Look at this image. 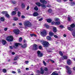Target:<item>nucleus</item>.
Segmentation results:
<instances>
[{"label": "nucleus", "instance_id": "1", "mask_svg": "<svg viewBox=\"0 0 75 75\" xmlns=\"http://www.w3.org/2000/svg\"><path fill=\"white\" fill-rule=\"evenodd\" d=\"M25 28H27V27H31L32 23L28 21H26L24 22L23 24Z\"/></svg>", "mask_w": 75, "mask_h": 75}, {"label": "nucleus", "instance_id": "2", "mask_svg": "<svg viewBox=\"0 0 75 75\" xmlns=\"http://www.w3.org/2000/svg\"><path fill=\"white\" fill-rule=\"evenodd\" d=\"M14 40V38L12 36L10 35L6 37V40L8 42H12Z\"/></svg>", "mask_w": 75, "mask_h": 75}, {"label": "nucleus", "instance_id": "3", "mask_svg": "<svg viewBox=\"0 0 75 75\" xmlns=\"http://www.w3.org/2000/svg\"><path fill=\"white\" fill-rule=\"evenodd\" d=\"M44 48H47L49 47V45L50 44L48 42H47L45 41H43L42 42V44Z\"/></svg>", "mask_w": 75, "mask_h": 75}, {"label": "nucleus", "instance_id": "4", "mask_svg": "<svg viewBox=\"0 0 75 75\" xmlns=\"http://www.w3.org/2000/svg\"><path fill=\"white\" fill-rule=\"evenodd\" d=\"M70 27H68L67 28V29L68 30H69V31H73V28H75V23H73L72 24L70 25Z\"/></svg>", "mask_w": 75, "mask_h": 75}, {"label": "nucleus", "instance_id": "5", "mask_svg": "<svg viewBox=\"0 0 75 75\" xmlns=\"http://www.w3.org/2000/svg\"><path fill=\"white\" fill-rule=\"evenodd\" d=\"M66 70L67 71V73L69 74H71L72 71L71 70V68L67 66L65 67Z\"/></svg>", "mask_w": 75, "mask_h": 75}, {"label": "nucleus", "instance_id": "6", "mask_svg": "<svg viewBox=\"0 0 75 75\" xmlns=\"http://www.w3.org/2000/svg\"><path fill=\"white\" fill-rule=\"evenodd\" d=\"M40 34L41 35H42V36L43 37H45V36L47 35V31L45 30H43L42 31L40 32Z\"/></svg>", "mask_w": 75, "mask_h": 75}, {"label": "nucleus", "instance_id": "7", "mask_svg": "<svg viewBox=\"0 0 75 75\" xmlns=\"http://www.w3.org/2000/svg\"><path fill=\"white\" fill-rule=\"evenodd\" d=\"M37 54L38 57H42L43 56V54L40 51H37Z\"/></svg>", "mask_w": 75, "mask_h": 75}, {"label": "nucleus", "instance_id": "8", "mask_svg": "<svg viewBox=\"0 0 75 75\" xmlns=\"http://www.w3.org/2000/svg\"><path fill=\"white\" fill-rule=\"evenodd\" d=\"M13 33L16 35H18L20 33V30L18 29H15L13 30Z\"/></svg>", "mask_w": 75, "mask_h": 75}, {"label": "nucleus", "instance_id": "9", "mask_svg": "<svg viewBox=\"0 0 75 75\" xmlns=\"http://www.w3.org/2000/svg\"><path fill=\"white\" fill-rule=\"evenodd\" d=\"M38 46L36 44H35L33 45V50L34 51H36V50H38V48L37 47Z\"/></svg>", "mask_w": 75, "mask_h": 75}, {"label": "nucleus", "instance_id": "10", "mask_svg": "<svg viewBox=\"0 0 75 75\" xmlns=\"http://www.w3.org/2000/svg\"><path fill=\"white\" fill-rule=\"evenodd\" d=\"M40 2L43 4H46L47 3V2L45 0H40Z\"/></svg>", "mask_w": 75, "mask_h": 75}, {"label": "nucleus", "instance_id": "11", "mask_svg": "<svg viewBox=\"0 0 75 75\" xmlns=\"http://www.w3.org/2000/svg\"><path fill=\"white\" fill-rule=\"evenodd\" d=\"M21 45V44L20 43H16L15 44V45L13 46V47H15V46L16 47V48H15L17 49V47H18V45Z\"/></svg>", "mask_w": 75, "mask_h": 75}, {"label": "nucleus", "instance_id": "12", "mask_svg": "<svg viewBox=\"0 0 75 75\" xmlns=\"http://www.w3.org/2000/svg\"><path fill=\"white\" fill-rule=\"evenodd\" d=\"M41 6L42 8H43V9H45L47 8V6L45 4H41Z\"/></svg>", "mask_w": 75, "mask_h": 75}, {"label": "nucleus", "instance_id": "13", "mask_svg": "<svg viewBox=\"0 0 75 75\" xmlns=\"http://www.w3.org/2000/svg\"><path fill=\"white\" fill-rule=\"evenodd\" d=\"M62 60L67 59H68V56L65 55L63 56V57H62Z\"/></svg>", "mask_w": 75, "mask_h": 75}, {"label": "nucleus", "instance_id": "14", "mask_svg": "<svg viewBox=\"0 0 75 75\" xmlns=\"http://www.w3.org/2000/svg\"><path fill=\"white\" fill-rule=\"evenodd\" d=\"M21 47L23 48H25L27 47V44H25L23 45H22L21 44Z\"/></svg>", "mask_w": 75, "mask_h": 75}, {"label": "nucleus", "instance_id": "15", "mask_svg": "<svg viewBox=\"0 0 75 75\" xmlns=\"http://www.w3.org/2000/svg\"><path fill=\"white\" fill-rule=\"evenodd\" d=\"M49 36H50V37H52V36H53L54 35V33L53 32H50L49 33Z\"/></svg>", "mask_w": 75, "mask_h": 75}, {"label": "nucleus", "instance_id": "16", "mask_svg": "<svg viewBox=\"0 0 75 75\" xmlns=\"http://www.w3.org/2000/svg\"><path fill=\"white\" fill-rule=\"evenodd\" d=\"M53 30L54 33H57L58 30L57 29V28L55 27H54L53 28Z\"/></svg>", "mask_w": 75, "mask_h": 75}, {"label": "nucleus", "instance_id": "17", "mask_svg": "<svg viewBox=\"0 0 75 75\" xmlns=\"http://www.w3.org/2000/svg\"><path fill=\"white\" fill-rule=\"evenodd\" d=\"M67 64L69 65H70L71 64V61L70 59H68L67 61Z\"/></svg>", "mask_w": 75, "mask_h": 75}, {"label": "nucleus", "instance_id": "18", "mask_svg": "<svg viewBox=\"0 0 75 75\" xmlns=\"http://www.w3.org/2000/svg\"><path fill=\"white\" fill-rule=\"evenodd\" d=\"M1 42L2 44L4 45H5L6 42V41L5 40H4V39L2 40Z\"/></svg>", "mask_w": 75, "mask_h": 75}, {"label": "nucleus", "instance_id": "19", "mask_svg": "<svg viewBox=\"0 0 75 75\" xmlns=\"http://www.w3.org/2000/svg\"><path fill=\"white\" fill-rule=\"evenodd\" d=\"M21 6V7L22 8H24L25 7V5L24 3H22Z\"/></svg>", "mask_w": 75, "mask_h": 75}, {"label": "nucleus", "instance_id": "20", "mask_svg": "<svg viewBox=\"0 0 75 75\" xmlns=\"http://www.w3.org/2000/svg\"><path fill=\"white\" fill-rule=\"evenodd\" d=\"M46 21H47V23H51L52 22V20L50 18L46 19Z\"/></svg>", "mask_w": 75, "mask_h": 75}, {"label": "nucleus", "instance_id": "21", "mask_svg": "<svg viewBox=\"0 0 75 75\" xmlns=\"http://www.w3.org/2000/svg\"><path fill=\"white\" fill-rule=\"evenodd\" d=\"M52 75H59V74L57 72V71H54L52 73Z\"/></svg>", "mask_w": 75, "mask_h": 75}, {"label": "nucleus", "instance_id": "22", "mask_svg": "<svg viewBox=\"0 0 75 75\" xmlns=\"http://www.w3.org/2000/svg\"><path fill=\"white\" fill-rule=\"evenodd\" d=\"M5 16L8 18H10V15L8 14V13L6 14H5Z\"/></svg>", "mask_w": 75, "mask_h": 75}, {"label": "nucleus", "instance_id": "23", "mask_svg": "<svg viewBox=\"0 0 75 75\" xmlns=\"http://www.w3.org/2000/svg\"><path fill=\"white\" fill-rule=\"evenodd\" d=\"M12 16H14L16 14V11H13L11 13Z\"/></svg>", "mask_w": 75, "mask_h": 75}, {"label": "nucleus", "instance_id": "24", "mask_svg": "<svg viewBox=\"0 0 75 75\" xmlns=\"http://www.w3.org/2000/svg\"><path fill=\"white\" fill-rule=\"evenodd\" d=\"M33 16L34 17H37L38 16V13L37 12H35L33 14Z\"/></svg>", "mask_w": 75, "mask_h": 75}, {"label": "nucleus", "instance_id": "25", "mask_svg": "<svg viewBox=\"0 0 75 75\" xmlns=\"http://www.w3.org/2000/svg\"><path fill=\"white\" fill-rule=\"evenodd\" d=\"M11 3L13 4H16L17 3V2L15 1L11 0Z\"/></svg>", "mask_w": 75, "mask_h": 75}, {"label": "nucleus", "instance_id": "26", "mask_svg": "<svg viewBox=\"0 0 75 75\" xmlns=\"http://www.w3.org/2000/svg\"><path fill=\"white\" fill-rule=\"evenodd\" d=\"M47 39L48 40H49V41H51V37L49 36H48L47 37Z\"/></svg>", "mask_w": 75, "mask_h": 75}, {"label": "nucleus", "instance_id": "27", "mask_svg": "<svg viewBox=\"0 0 75 75\" xmlns=\"http://www.w3.org/2000/svg\"><path fill=\"white\" fill-rule=\"evenodd\" d=\"M59 54L61 57H62V56H63V55H64V54L62 53V52L61 51H59Z\"/></svg>", "mask_w": 75, "mask_h": 75}, {"label": "nucleus", "instance_id": "28", "mask_svg": "<svg viewBox=\"0 0 75 75\" xmlns=\"http://www.w3.org/2000/svg\"><path fill=\"white\" fill-rule=\"evenodd\" d=\"M0 20L1 21H4L5 20V19L4 17H1L0 18Z\"/></svg>", "mask_w": 75, "mask_h": 75}, {"label": "nucleus", "instance_id": "29", "mask_svg": "<svg viewBox=\"0 0 75 75\" xmlns=\"http://www.w3.org/2000/svg\"><path fill=\"white\" fill-rule=\"evenodd\" d=\"M45 26L46 28H50V26L47 24H45Z\"/></svg>", "mask_w": 75, "mask_h": 75}, {"label": "nucleus", "instance_id": "30", "mask_svg": "<svg viewBox=\"0 0 75 75\" xmlns=\"http://www.w3.org/2000/svg\"><path fill=\"white\" fill-rule=\"evenodd\" d=\"M61 24V22L60 21L56 22L55 23V25H59Z\"/></svg>", "mask_w": 75, "mask_h": 75}, {"label": "nucleus", "instance_id": "31", "mask_svg": "<svg viewBox=\"0 0 75 75\" xmlns=\"http://www.w3.org/2000/svg\"><path fill=\"white\" fill-rule=\"evenodd\" d=\"M18 16L20 17L21 16V13L20 11H19L18 12Z\"/></svg>", "mask_w": 75, "mask_h": 75}, {"label": "nucleus", "instance_id": "32", "mask_svg": "<svg viewBox=\"0 0 75 75\" xmlns=\"http://www.w3.org/2000/svg\"><path fill=\"white\" fill-rule=\"evenodd\" d=\"M18 59V56H16L13 59V61H16V60H17Z\"/></svg>", "mask_w": 75, "mask_h": 75}, {"label": "nucleus", "instance_id": "33", "mask_svg": "<svg viewBox=\"0 0 75 75\" xmlns=\"http://www.w3.org/2000/svg\"><path fill=\"white\" fill-rule=\"evenodd\" d=\"M13 20L14 21H17L18 20V18L16 17H14L13 18Z\"/></svg>", "mask_w": 75, "mask_h": 75}, {"label": "nucleus", "instance_id": "34", "mask_svg": "<svg viewBox=\"0 0 75 75\" xmlns=\"http://www.w3.org/2000/svg\"><path fill=\"white\" fill-rule=\"evenodd\" d=\"M7 13V11H3L1 12V13L3 14H6Z\"/></svg>", "mask_w": 75, "mask_h": 75}, {"label": "nucleus", "instance_id": "35", "mask_svg": "<svg viewBox=\"0 0 75 75\" xmlns=\"http://www.w3.org/2000/svg\"><path fill=\"white\" fill-rule=\"evenodd\" d=\"M36 4L37 5V6H38L39 7H40V6H41V4L40 2H37L36 3Z\"/></svg>", "mask_w": 75, "mask_h": 75}, {"label": "nucleus", "instance_id": "36", "mask_svg": "<svg viewBox=\"0 0 75 75\" xmlns=\"http://www.w3.org/2000/svg\"><path fill=\"white\" fill-rule=\"evenodd\" d=\"M2 71L4 73H6V72H7V70L6 69H3L2 70Z\"/></svg>", "mask_w": 75, "mask_h": 75}, {"label": "nucleus", "instance_id": "37", "mask_svg": "<svg viewBox=\"0 0 75 75\" xmlns=\"http://www.w3.org/2000/svg\"><path fill=\"white\" fill-rule=\"evenodd\" d=\"M34 9L36 11H37L38 10V8L37 6H35V7L34 8Z\"/></svg>", "mask_w": 75, "mask_h": 75}, {"label": "nucleus", "instance_id": "38", "mask_svg": "<svg viewBox=\"0 0 75 75\" xmlns=\"http://www.w3.org/2000/svg\"><path fill=\"white\" fill-rule=\"evenodd\" d=\"M52 10H51V8H50L48 10V12H49V13H52Z\"/></svg>", "mask_w": 75, "mask_h": 75}, {"label": "nucleus", "instance_id": "39", "mask_svg": "<svg viewBox=\"0 0 75 75\" xmlns=\"http://www.w3.org/2000/svg\"><path fill=\"white\" fill-rule=\"evenodd\" d=\"M59 27H60V28H65V27H64V26L62 25H60Z\"/></svg>", "mask_w": 75, "mask_h": 75}, {"label": "nucleus", "instance_id": "40", "mask_svg": "<svg viewBox=\"0 0 75 75\" xmlns=\"http://www.w3.org/2000/svg\"><path fill=\"white\" fill-rule=\"evenodd\" d=\"M44 74V70H40V74Z\"/></svg>", "mask_w": 75, "mask_h": 75}, {"label": "nucleus", "instance_id": "41", "mask_svg": "<svg viewBox=\"0 0 75 75\" xmlns=\"http://www.w3.org/2000/svg\"><path fill=\"white\" fill-rule=\"evenodd\" d=\"M17 71L18 74H21V70L20 69H18Z\"/></svg>", "mask_w": 75, "mask_h": 75}, {"label": "nucleus", "instance_id": "42", "mask_svg": "<svg viewBox=\"0 0 75 75\" xmlns=\"http://www.w3.org/2000/svg\"><path fill=\"white\" fill-rule=\"evenodd\" d=\"M23 40V38L21 37H20L19 38V42H21L22 41V40Z\"/></svg>", "mask_w": 75, "mask_h": 75}, {"label": "nucleus", "instance_id": "43", "mask_svg": "<svg viewBox=\"0 0 75 75\" xmlns=\"http://www.w3.org/2000/svg\"><path fill=\"white\" fill-rule=\"evenodd\" d=\"M52 25H55V22L52 21L51 23Z\"/></svg>", "mask_w": 75, "mask_h": 75}, {"label": "nucleus", "instance_id": "44", "mask_svg": "<svg viewBox=\"0 0 75 75\" xmlns=\"http://www.w3.org/2000/svg\"><path fill=\"white\" fill-rule=\"evenodd\" d=\"M44 70L45 71H48V68H47V67H46L45 68Z\"/></svg>", "mask_w": 75, "mask_h": 75}, {"label": "nucleus", "instance_id": "45", "mask_svg": "<svg viewBox=\"0 0 75 75\" xmlns=\"http://www.w3.org/2000/svg\"><path fill=\"white\" fill-rule=\"evenodd\" d=\"M14 10H15V11H16V12L17 11H18V8H15Z\"/></svg>", "mask_w": 75, "mask_h": 75}, {"label": "nucleus", "instance_id": "46", "mask_svg": "<svg viewBox=\"0 0 75 75\" xmlns=\"http://www.w3.org/2000/svg\"><path fill=\"white\" fill-rule=\"evenodd\" d=\"M55 21H59V18H56L54 19Z\"/></svg>", "mask_w": 75, "mask_h": 75}, {"label": "nucleus", "instance_id": "47", "mask_svg": "<svg viewBox=\"0 0 75 75\" xmlns=\"http://www.w3.org/2000/svg\"><path fill=\"white\" fill-rule=\"evenodd\" d=\"M54 38H58V36L56 35H54Z\"/></svg>", "mask_w": 75, "mask_h": 75}, {"label": "nucleus", "instance_id": "48", "mask_svg": "<svg viewBox=\"0 0 75 75\" xmlns=\"http://www.w3.org/2000/svg\"><path fill=\"white\" fill-rule=\"evenodd\" d=\"M43 62L45 66H46L47 65V64H46V63L45 62V61H43Z\"/></svg>", "mask_w": 75, "mask_h": 75}, {"label": "nucleus", "instance_id": "49", "mask_svg": "<svg viewBox=\"0 0 75 75\" xmlns=\"http://www.w3.org/2000/svg\"><path fill=\"white\" fill-rule=\"evenodd\" d=\"M67 20L69 21H71V18H70L69 17H68L67 18Z\"/></svg>", "mask_w": 75, "mask_h": 75}, {"label": "nucleus", "instance_id": "50", "mask_svg": "<svg viewBox=\"0 0 75 75\" xmlns=\"http://www.w3.org/2000/svg\"><path fill=\"white\" fill-rule=\"evenodd\" d=\"M39 50H41V49H42V46H39Z\"/></svg>", "mask_w": 75, "mask_h": 75}, {"label": "nucleus", "instance_id": "51", "mask_svg": "<svg viewBox=\"0 0 75 75\" xmlns=\"http://www.w3.org/2000/svg\"><path fill=\"white\" fill-rule=\"evenodd\" d=\"M37 73H38V74H41L40 71L38 70V71H37Z\"/></svg>", "mask_w": 75, "mask_h": 75}, {"label": "nucleus", "instance_id": "52", "mask_svg": "<svg viewBox=\"0 0 75 75\" xmlns=\"http://www.w3.org/2000/svg\"><path fill=\"white\" fill-rule=\"evenodd\" d=\"M50 61H51V62H52V63H54L55 62L53 60H52L51 59H50Z\"/></svg>", "mask_w": 75, "mask_h": 75}, {"label": "nucleus", "instance_id": "53", "mask_svg": "<svg viewBox=\"0 0 75 75\" xmlns=\"http://www.w3.org/2000/svg\"><path fill=\"white\" fill-rule=\"evenodd\" d=\"M29 8H30V6H27V7L26 8V10H29Z\"/></svg>", "mask_w": 75, "mask_h": 75}, {"label": "nucleus", "instance_id": "54", "mask_svg": "<svg viewBox=\"0 0 75 75\" xmlns=\"http://www.w3.org/2000/svg\"><path fill=\"white\" fill-rule=\"evenodd\" d=\"M42 20H43V18H40L39 20V21H42Z\"/></svg>", "mask_w": 75, "mask_h": 75}, {"label": "nucleus", "instance_id": "55", "mask_svg": "<svg viewBox=\"0 0 75 75\" xmlns=\"http://www.w3.org/2000/svg\"><path fill=\"white\" fill-rule=\"evenodd\" d=\"M8 29V28H6L4 29V31H7V30Z\"/></svg>", "mask_w": 75, "mask_h": 75}, {"label": "nucleus", "instance_id": "56", "mask_svg": "<svg viewBox=\"0 0 75 75\" xmlns=\"http://www.w3.org/2000/svg\"><path fill=\"white\" fill-rule=\"evenodd\" d=\"M57 2H59V3H61V0H57Z\"/></svg>", "mask_w": 75, "mask_h": 75}, {"label": "nucleus", "instance_id": "57", "mask_svg": "<svg viewBox=\"0 0 75 75\" xmlns=\"http://www.w3.org/2000/svg\"><path fill=\"white\" fill-rule=\"evenodd\" d=\"M47 7H51V5L49 4L47 6Z\"/></svg>", "mask_w": 75, "mask_h": 75}, {"label": "nucleus", "instance_id": "58", "mask_svg": "<svg viewBox=\"0 0 75 75\" xmlns=\"http://www.w3.org/2000/svg\"><path fill=\"white\" fill-rule=\"evenodd\" d=\"M21 18H25V16H21Z\"/></svg>", "mask_w": 75, "mask_h": 75}, {"label": "nucleus", "instance_id": "59", "mask_svg": "<svg viewBox=\"0 0 75 75\" xmlns=\"http://www.w3.org/2000/svg\"><path fill=\"white\" fill-rule=\"evenodd\" d=\"M9 48L11 50H13V47L12 46H10L9 47Z\"/></svg>", "mask_w": 75, "mask_h": 75}, {"label": "nucleus", "instance_id": "60", "mask_svg": "<svg viewBox=\"0 0 75 75\" xmlns=\"http://www.w3.org/2000/svg\"><path fill=\"white\" fill-rule=\"evenodd\" d=\"M11 54H12V55H15V52H12Z\"/></svg>", "mask_w": 75, "mask_h": 75}, {"label": "nucleus", "instance_id": "61", "mask_svg": "<svg viewBox=\"0 0 75 75\" xmlns=\"http://www.w3.org/2000/svg\"><path fill=\"white\" fill-rule=\"evenodd\" d=\"M33 36H34V37H37V35L34 34H33Z\"/></svg>", "mask_w": 75, "mask_h": 75}, {"label": "nucleus", "instance_id": "62", "mask_svg": "<svg viewBox=\"0 0 75 75\" xmlns=\"http://www.w3.org/2000/svg\"><path fill=\"white\" fill-rule=\"evenodd\" d=\"M17 64V62H13V64Z\"/></svg>", "mask_w": 75, "mask_h": 75}, {"label": "nucleus", "instance_id": "63", "mask_svg": "<svg viewBox=\"0 0 75 75\" xmlns=\"http://www.w3.org/2000/svg\"><path fill=\"white\" fill-rule=\"evenodd\" d=\"M19 25H22L23 24H22V23H19Z\"/></svg>", "mask_w": 75, "mask_h": 75}, {"label": "nucleus", "instance_id": "64", "mask_svg": "<svg viewBox=\"0 0 75 75\" xmlns=\"http://www.w3.org/2000/svg\"><path fill=\"white\" fill-rule=\"evenodd\" d=\"M63 36L64 37H67V35L65 34H64L63 35Z\"/></svg>", "mask_w": 75, "mask_h": 75}]
</instances>
